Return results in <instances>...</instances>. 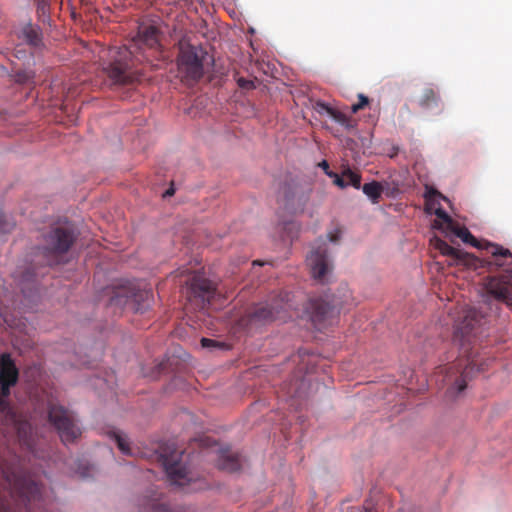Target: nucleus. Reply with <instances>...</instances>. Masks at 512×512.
Masks as SVG:
<instances>
[{
    "label": "nucleus",
    "mask_w": 512,
    "mask_h": 512,
    "mask_svg": "<svg viewBox=\"0 0 512 512\" xmlns=\"http://www.w3.org/2000/svg\"><path fill=\"white\" fill-rule=\"evenodd\" d=\"M329 237H330V241L336 242V241H338L339 235L337 233L329 234Z\"/></svg>",
    "instance_id": "nucleus-37"
},
{
    "label": "nucleus",
    "mask_w": 512,
    "mask_h": 512,
    "mask_svg": "<svg viewBox=\"0 0 512 512\" xmlns=\"http://www.w3.org/2000/svg\"><path fill=\"white\" fill-rule=\"evenodd\" d=\"M5 480L10 488V495L16 501L28 508L32 502L40 500L41 486L23 471H4Z\"/></svg>",
    "instance_id": "nucleus-7"
},
{
    "label": "nucleus",
    "mask_w": 512,
    "mask_h": 512,
    "mask_svg": "<svg viewBox=\"0 0 512 512\" xmlns=\"http://www.w3.org/2000/svg\"><path fill=\"white\" fill-rule=\"evenodd\" d=\"M30 78V76L24 74L23 76L21 74H18V81L25 82Z\"/></svg>",
    "instance_id": "nucleus-36"
},
{
    "label": "nucleus",
    "mask_w": 512,
    "mask_h": 512,
    "mask_svg": "<svg viewBox=\"0 0 512 512\" xmlns=\"http://www.w3.org/2000/svg\"><path fill=\"white\" fill-rule=\"evenodd\" d=\"M320 167H322V169L325 171V173L326 172H331L329 170V164L325 160L320 163Z\"/></svg>",
    "instance_id": "nucleus-35"
},
{
    "label": "nucleus",
    "mask_w": 512,
    "mask_h": 512,
    "mask_svg": "<svg viewBox=\"0 0 512 512\" xmlns=\"http://www.w3.org/2000/svg\"><path fill=\"white\" fill-rule=\"evenodd\" d=\"M292 309L290 293L279 292L269 296V298L257 304L247 313V322L251 324H262L274 320L286 321L291 318Z\"/></svg>",
    "instance_id": "nucleus-3"
},
{
    "label": "nucleus",
    "mask_w": 512,
    "mask_h": 512,
    "mask_svg": "<svg viewBox=\"0 0 512 512\" xmlns=\"http://www.w3.org/2000/svg\"><path fill=\"white\" fill-rule=\"evenodd\" d=\"M306 263L311 276L315 280L321 283L326 282L333 266L327 254L325 241L317 242L312 246L310 253L306 257Z\"/></svg>",
    "instance_id": "nucleus-11"
},
{
    "label": "nucleus",
    "mask_w": 512,
    "mask_h": 512,
    "mask_svg": "<svg viewBox=\"0 0 512 512\" xmlns=\"http://www.w3.org/2000/svg\"><path fill=\"white\" fill-rule=\"evenodd\" d=\"M435 215L439 219L434 221L433 226L435 228L444 229L443 225H445V229L448 230L451 226H453L454 221L441 207L435 209Z\"/></svg>",
    "instance_id": "nucleus-23"
},
{
    "label": "nucleus",
    "mask_w": 512,
    "mask_h": 512,
    "mask_svg": "<svg viewBox=\"0 0 512 512\" xmlns=\"http://www.w3.org/2000/svg\"><path fill=\"white\" fill-rule=\"evenodd\" d=\"M308 310L310 311L311 320L316 325L324 324L338 312L334 305H331L322 298L311 299L309 301Z\"/></svg>",
    "instance_id": "nucleus-13"
},
{
    "label": "nucleus",
    "mask_w": 512,
    "mask_h": 512,
    "mask_svg": "<svg viewBox=\"0 0 512 512\" xmlns=\"http://www.w3.org/2000/svg\"><path fill=\"white\" fill-rule=\"evenodd\" d=\"M452 233H454L457 237H459L464 243H468L474 247L482 248L483 245L471 234V232L466 227H460L455 222L453 226L449 229Z\"/></svg>",
    "instance_id": "nucleus-19"
},
{
    "label": "nucleus",
    "mask_w": 512,
    "mask_h": 512,
    "mask_svg": "<svg viewBox=\"0 0 512 512\" xmlns=\"http://www.w3.org/2000/svg\"><path fill=\"white\" fill-rule=\"evenodd\" d=\"M142 512H170V507L167 503L162 502L157 496L145 497V503L141 509Z\"/></svg>",
    "instance_id": "nucleus-18"
},
{
    "label": "nucleus",
    "mask_w": 512,
    "mask_h": 512,
    "mask_svg": "<svg viewBox=\"0 0 512 512\" xmlns=\"http://www.w3.org/2000/svg\"><path fill=\"white\" fill-rule=\"evenodd\" d=\"M77 235L71 227H54L44 235L43 245L39 252L46 266L60 263L61 257L66 254L76 241Z\"/></svg>",
    "instance_id": "nucleus-4"
},
{
    "label": "nucleus",
    "mask_w": 512,
    "mask_h": 512,
    "mask_svg": "<svg viewBox=\"0 0 512 512\" xmlns=\"http://www.w3.org/2000/svg\"><path fill=\"white\" fill-rule=\"evenodd\" d=\"M22 35L25 41L32 46H38L41 43L40 30L37 26H34L31 23H28L23 27Z\"/></svg>",
    "instance_id": "nucleus-22"
},
{
    "label": "nucleus",
    "mask_w": 512,
    "mask_h": 512,
    "mask_svg": "<svg viewBox=\"0 0 512 512\" xmlns=\"http://www.w3.org/2000/svg\"><path fill=\"white\" fill-rule=\"evenodd\" d=\"M0 512H14L9 501L0 493Z\"/></svg>",
    "instance_id": "nucleus-31"
},
{
    "label": "nucleus",
    "mask_w": 512,
    "mask_h": 512,
    "mask_svg": "<svg viewBox=\"0 0 512 512\" xmlns=\"http://www.w3.org/2000/svg\"><path fill=\"white\" fill-rule=\"evenodd\" d=\"M12 385L0 384V409L7 414L11 413V408L6 398L10 395Z\"/></svg>",
    "instance_id": "nucleus-25"
},
{
    "label": "nucleus",
    "mask_w": 512,
    "mask_h": 512,
    "mask_svg": "<svg viewBox=\"0 0 512 512\" xmlns=\"http://www.w3.org/2000/svg\"><path fill=\"white\" fill-rule=\"evenodd\" d=\"M46 9H47V4L43 0L41 3H39L38 10L41 11L43 14H45L46 13Z\"/></svg>",
    "instance_id": "nucleus-33"
},
{
    "label": "nucleus",
    "mask_w": 512,
    "mask_h": 512,
    "mask_svg": "<svg viewBox=\"0 0 512 512\" xmlns=\"http://www.w3.org/2000/svg\"><path fill=\"white\" fill-rule=\"evenodd\" d=\"M316 109L318 113L323 114L326 113L329 115L335 122L339 123L340 125L344 126L345 128H353L354 124L350 117H348L345 113L329 106L327 103L324 102H318Z\"/></svg>",
    "instance_id": "nucleus-16"
},
{
    "label": "nucleus",
    "mask_w": 512,
    "mask_h": 512,
    "mask_svg": "<svg viewBox=\"0 0 512 512\" xmlns=\"http://www.w3.org/2000/svg\"><path fill=\"white\" fill-rule=\"evenodd\" d=\"M362 191L373 204H376L379 202V199L383 193V186L377 181H372L370 183L364 184Z\"/></svg>",
    "instance_id": "nucleus-21"
},
{
    "label": "nucleus",
    "mask_w": 512,
    "mask_h": 512,
    "mask_svg": "<svg viewBox=\"0 0 512 512\" xmlns=\"http://www.w3.org/2000/svg\"><path fill=\"white\" fill-rule=\"evenodd\" d=\"M207 53L198 46L179 42L177 56L178 73L187 84L198 82L204 75V60Z\"/></svg>",
    "instance_id": "nucleus-5"
},
{
    "label": "nucleus",
    "mask_w": 512,
    "mask_h": 512,
    "mask_svg": "<svg viewBox=\"0 0 512 512\" xmlns=\"http://www.w3.org/2000/svg\"><path fill=\"white\" fill-rule=\"evenodd\" d=\"M326 174L330 177V178H333L334 179V183L339 186L340 188H345L348 186V183L346 182L345 180V177L343 176V174L341 176H339L337 173L335 172H326Z\"/></svg>",
    "instance_id": "nucleus-28"
},
{
    "label": "nucleus",
    "mask_w": 512,
    "mask_h": 512,
    "mask_svg": "<svg viewBox=\"0 0 512 512\" xmlns=\"http://www.w3.org/2000/svg\"><path fill=\"white\" fill-rule=\"evenodd\" d=\"M440 102V96L437 91H435L431 87H427L423 90L422 95L419 99L420 107L424 109L431 108L433 106H438Z\"/></svg>",
    "instance_id": "nucleus-20"
},
{
    "label": "nucleus",
    "mask_w": 512,
    "mask_h": 512,
    "mask_svg": "<svg viewBox=\"0 0 512 512\" xmlns=\"http://www.w3.org/2000/svg\"><path fill=\"white\" fill-rule=\"evenodd\" d=\"M183 453L173 443L164 444L160 447L159 460L172 485L185 486L192 479L190 472L182 461Z\"/></svg>",
    "instance_id": "nucleus-8"
},
{
    "label": "nucleus",
    "mask_w": 512,
    "mask_h": 512,
    "mask_svg": "<svg viewBox=\"0 0 512 512\" xmlns=\"http://www.w3.org/2000/svg\"><path fill=\"white\" fill-rule=\"evenodd\" d=\"M144 45L150 49L159 46V31L153 25H140L136 38L130 47H111L106 52L107 59L102 63V70L111 85H132L140 81L142 73L137 68L142 59L136 50Z\"/></svg>",
    "instance_id": "nucleus-1"
},
{
    "label": "nucleus",
    "mask_w": 512,
    "mask_h": 512,
    "mask_svg": "<svg viewBox=\"0 0 512 512\" xmlns=\"http://www.w3.org/2000/svg\"><path fill=\"white\" fill-rule=\"evenodd\" d=\"M358 99V103L351 106L352 113H357L369 104V98L362 93L358 94Z\"/></svg>",
    "instance_id": "nucleus-27"
},
{
    "label": "nucleus",
    "mask_w": 512,
    "mask_h": 512,
    "mask_svg": "<svg viewBox=\"0 0 512 512\" xmlns=\"http://www.w3.org/2000/svg\"><path fill=\"white\" fill-rule=\"evenodd\" d=\"M219 468L228 472H235L241 468L238 454L223 452L219 461Z\"/></svg>",
    "instance_id": "nucleus-17"
},
{
    "label": "nucleus",
    "mask_w": 512,
    "mask_h": 512,
    "mask_svg": "<svg viewBox=\"0 0 512 512\" xmlns=\"http://www.w3.org/2000/svg\"><path fill=\"white\" fill-rule=\"evenodd\" d=\"M486 251L482 259L472 260L471 266L485 267L489 272L503 271L499 276L486 278L485 289L494 299L512 305V253L501 245L485 242L481 248Z\"/></svg>",
    "instance_id": "nucleus-2"
},
{
    "label": "nucleus",
    "mask_w": 512,
    "mask_h": 512,
    "mask_svg": "<svg viewBox=\"0 0 512 512\" xmlns=\"http://www.w3.org/2000/svg\"><path fill=\"white\" fill-rule=\"evenodd\" d=\"M50 423L56 428L64 444L74 442L81 435L78 420L73 412L63 406L50 404L48 410Z\"/></svg>",
    "instance_id": "nucleus-9"
},
{
    "label": "nucleus",
    "mask_w": 512,
    "mask_h": 512,
    "mask_svg": "<svg viewBox=\"0 0 512 512\" xmlns=\"http://www.w3.org/2000/svg\"><path fill=\"white\" fill-rule=\"evenodd\" d=\"M201 345L204 348H223L225 346L224 343L209 338H202Z\"/></svg>",
    "instance_id": "nucleus-30"
},
{
    "label": "nucleus",
    "mask_w": 512,
    "mask_h": 512,
    "mask_svg": "<svg viewBox=\"0 0 512 512\" xmlns=\"http://www.w3.org/2000/svg\"><path fill=\"white\" fill-rule=\"evenodd\" d=\"M425 198L427 204H432L436 198H444L437 190L434 188H427L425 193Z\"/></svg>",
    "instance_id": "nucleus-29"
},
{
    "label": "nucleus",
    "mask_w": 512,
    "mask_h": 512,
    "mask_svg": "<svg viewBox=\"0 0 512 512\" xmlns=\"http://www.w3.org/2000/svg\"><path fill=\"white\" fill-rule=\"evenodd\" d=\"M174 193H175V189L171 186L169 189H167L164 192L163 197L172 196V195H174Z\"/></svg>",
    "instance_id": "nucleus-34"
},
{
    "label": "nucleus",
    "mask_w": 512,
    "mask_h": 512,
    "mask_svg": "<svg viewBox=\"0 0 512 512\" xmlns=\"http://www.w3.org/2000/svg\"><path fill=\"white\" fill-rule=\"evenodd\" d=\"M466 359H458L456 362L440 368V373L444 374L443 381L449 385V390L460 393L465 390L467 380L475 372L485 371L483 363L478 361L476 356L471 353L466 355Z\"/></svg>",
    "instance_id": "nucleus-6"
},
{
    "label": "nucleus",
    "mask_w": 512,
    "mask_h": 512,
    "mask_svg": "<svg viewBox=\"0 0 512 512\" xmlns=\"http://www.w3.org/2000/svg\"><path fill=\"white\" fill-rule=\"evenodd\" d=\"M483 323V316L474 308H470L465 311V315L460 323L457 324L453 341L458 343L463 350V353L468 352L466 345L472 343V339L476 338L481 332V326Z\"/></svg>",
    "instance_id": "nucleus-10"
},
{
    "label": "nucleus",
    "mask_w": 512,
    "mask_h": 512,
    "mask_svg": "<svg viewBox=\"0 0 512 512\" xmlns=\"http://www.w3.org/2000/svg\"><path fill=\"white\" fill-rule=\"evenodd\" d=\"M111 438L115 440L119 450L123 454L129 455V456L133 455V453L129 447V443H128L127 439L122 434H120L119 432L113 431V432H111Z\"/></svg>",
    "instance_id": "nucleus-24"
},
{
    "label": "nucleus",
    "mask_w": 512,
    "mask_h": 512,
    "mask_svg": "<svg viewBox=\"0 0 512 512\" xmlns=\"http://www.w3.org/2000/svg\"><path fill=\"white\" fill-rule=\"evenodd\" d=\"M215 290L214 284L200 275H195L190 280L191 297L200 299L202 308L210 304L211 299L214 297Z\"/></svg>",
    "instance_id": "nucleus-12"
},
{
    "label": "nucleus",
    "mask_w": 512,
    "mask_h": 512,
    "mask_svg": "<svg viewBox=\"0 0 512 512\" xmlns=\"http://www.w3.org/2000/svg\"><path fill=\"white\" fill-rule=\"evenodd\" d=\"M0 384L15 386L19 379V370L16 367L10 354L3 353L0 356Z\"/></svg>",
    "instance_id": "nucleus-14"
},
{
    "label": "nucleus",
    "mask_w": 512,
    "mask_h": 512,
    "mask_svg": "<svg viewBox=\"0 0 512 512\" xmlns=\"http://www.w3.org/2000/svg\"><path fill=\"white\" fill-rule=\"evenodd\" d=\"M437 248L443 255L449 256L464 265L471 266L472 260H476L475 257L467 252H463L460 249L454 248L445 241L437 239Z\"/></svg>",
    "instance_id": "nucleus-15"
},
{
    "label": "nucleus",
    "mask_w": 512,
    "mask_h": 512,
    "mask_svg": "<svg viewBox=\"0 0 512 512\" xmlns=\"http://www.w3.org/2000/svg\"><path fill=\"white\" fill-rule=\"evenodd\" d=\"M238 85L241 88H245V89H250V88L254 87L253 82L251 80H246L244 78L238 79Z\"/></svg>",
    "instance_id": "nucleus-32"
},
{
    "label": "nucleus",
    "mask_w": 512,
    "mask_h": 512,
    "mask_svg": "<svg viewBox=\"0 0 512 512\" xmlns=\"http://www.w3.org/2000/svg\"><path fill=\"white\" fill-rule=\"evenodd\" d=\"M343 176L345 177L348 185H351L356 189L361 187V175L359 173L353 172L350 168H345L343 170Z\"/></svg>",
    "instance_id": "nucleus-26"
}]
</instances>
